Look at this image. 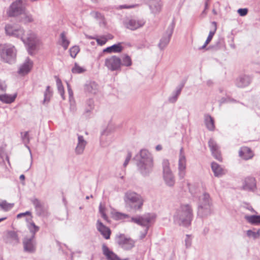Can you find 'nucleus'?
Here are the masks:
<instances>
[{"instance_id": "c03bdc74", "label": "nucleus", "mask_w": 260, "mask_h": 260, "mask_svg": "<svg viewBox=\"0 0 260 260\" xmlns=\"http://www.w3.org/2000/svg\"><path fill=\"white\" fill-rule=\"evenodd\" d=\"M93 39L95 40L98 44L100 46L105 45L108 41V39L104 37H96V38H93Z\"/></svg>"}, {"instance_id": "49530a36", "label": "nucleus", "mask_w": 260, "mask_h": 260, "mask_svg": "<svg viewBox=\"0 0 260 260\" xmlns=\"http://www.w3.org/2000/svg\"><path fill=\"white\" fill-rule=\"evenodd\" d=\"M21 20L24 23H26L32 22L34 19L30 14H25Z\"/></svg>"}, {"instance_id": "bb28decb", "label": "nucleus", "mask_w": 260, "mask_h": 260, "mask_svg": "<svg viewBox=\"0 0 260 260\" xmlns=\"http://www.w3.org/2000/svg\"><path fill=\"white\" fill-rule=\"evenodd\" d=\"M16 95V94L13 95L7 94H0V101L5 103L10 104L15 101Z\"/></svg>"}, {"instance_id": "72a5a7b5", "label": "nucleus", "mask_w": 260, "mask_h": 260, "mask_svg": "<svg viewBox=\"0 0 260 260\" xmlns=\"http://www.w3.org/2000/svg\"><path fill=\"white\" fill-rule=\"evenodd\" d=\"M44 99L43 102V104H48L52 95V92L50 89L49 86L46 87V90L44 92Z\"/></svg>"}, {"instance_id": "338daca9", "label": "nucleus", "mask_w": 260, "mask_h": 260, "mask_svg": "<svg viewBox=\"0 0 260 260\" xmlns=\"http://www.w3.org/2000/svg\"><path fill=\"white\" fill-rule=\"evenodd\" d=\"M115 260H129V259L128 258L121 259L119 257L115 254Z\"/></svg>"}, {"instance_id": "13d9d810", "label": "nucleus", "mask_w": 260, "mask_h": 260, "mask_svg": "<svg viewBox=\"0 0 260 260\" xmlns=\"http://www.w3.org/2000/svg\"><path fill=\"white\" fill-rule=\"evenodd\" d=\"M177 99H178V96H176L175 93H173L172 96H170L169 98V101L170 103H174L176 102V101L177 100Z\"/></svg>"}, {"instance_id": "6ab92c4d", "label": "nucleus", "mask_w": 260, "mask_h": 260, "mask_svg": "<svg viewBox=\"0 0 260 260\" xmlns=\"http://www.w3.org/2000/svg\"><path fill=\"white\" fill-rule=\"evenodd\" d=\"M96 228L98 231L106 239L110 238L111 233L110 229L104 225L100 220L97 221Z\"/></svg>"}, {"instance_id": "8fccbe9b", "label": "nucleus", "mask_w": 260, "mask_h": 260, "mask_svg": "<svg viewBox=\"0 0 260 260\" xmlns=\"http://www.w3.org/2000/svg\"><path fill=\"white\" fill-rule=\"evenodd\" d=\"M137 5H123L119 6L118 7H117V9H132L137 7Z\"/></svg>"}, {"instance_id": "0e129e2a", "label": "nucleus", "mask_w": 260, "mask_h": 260, "mask_svg": "<svg viewBox=\"0 0 260 260\" xmlns=\"http://www.w3.org/2000/svg\"><path fill=\"white\" fill-rule=\"evenodd\" d=\"M68 93H69V99H70V100L71 101V99L73 98V92L72 89H69V90H68Z\"/></svg>"}, {"instance_id": "39448f33", "label": "nucleus", "mask_w": 260, "mask_h": 260, "mask_svg": "<svg viewBox=\"0 0 260 260\" xmlns=\"http://www.w3.org/2000/svg\"><path fill=\"white\" fill-rule=\"evenodd\" d=\"M155 217L156 216L154 214L148 213L142 216L136 217V218H131V220L132 222L146 228L144 232L140 235V238L141 239L145 237L148 233L150 224L154 221Z\"/></svg>"}, {"instance_id": "e2e57ef3", "label": "nucleus", "mask_w": 260, "mask_h": 260, "mask_svg": "<svg viewBox=\"0 0 260 260\" xmlns=\"http://www.w3.org/2000/svg\"><path fill=\"white\" fill-rule=\"evenodd\" d=\"M93 109H90V108H89L88 107H86L85 109V114H86L87 116L88 115L89 113L92 111Z\"/></svg>"}, {"instance_id": "393cba45", "label": "nucleus", "mask_w": 260, "mask_h": 260, "mask_svg": "<svg viewBox=\"0 0 260 260\" xmlns=\"http://www.w3.org/2000/svg\"><path fill=\"white\" fill-rule=\"evenodd\" d=\"M21 138L22 139V141L23 143L25 144V145L26 147L29 150L30 155V164L29 168H30L32 165V156L31 152V150L29 148V147L27 145L28 143L29 142V138L28 136V132H25L24 133H21Z\"/></svg>"}, {"instance_id": "c9c22d12", "label": "nucleus", "mask_w": 260, "mask_h": 260, "mask_svg": "<svg viewBox=\"0 0 260 260\" xmlns=\"http://www.w3.org/2000/svg\"><path fill=\"white\" fill-rule=\"evenodd\" d=\"M105 66L109 70L114 71V56H111L105 59Z\"/></svg>"}, {"instance_id": "a211bd4d", "label": "nucleus", "mask_w": 260, "mask_h": 260, "mask_svg": "<svg viewBox=\"0 0 260 260\" xmlns=\"http://www.w3.org/2000/svg\"><path fill=\"white\" fill-rule=\"evenodd\" d=\"M32 66V61L29 58H27L24 63L20 66L18 71L19 74L22 75L28 74L30 71Z\"/></svg>"}, {"instance_id": "bf43d9fd", "label": "nucleus", "mask_w": 260, "mask_h": 260, "mask_svg": "<svg viewBox=\"0 0 260 260\" xmlns=\"http://www.w3.org/2000/svg\"><path fill=\"white\" fill-rule=\"evenodd\" d=\"M87 107L90 108V109L94 108V103L92 100H89L86 103Z\"/></svg>"}, {"instance_id": "4be33fe9", "label": "nucleus", "mask_w": 260, "mask_h": 260, "mask_svg": "<svg viewBox=\"0 0 260 260\" xmlns=\"http://www.w3.org/2000/svg\"><path fill=\"white\" fill-rule=\"evenodd\" d=\"M256 186L255 179L253 177L245 178L243 185V188L246 190H252Z\"/></svg>"}, {"instance_id": "603ef678", "label": "nucleus", "mask_w": 260, "mask_h": 260, "mask_svg": "<svg viewBox=\"0 0 260 260\" xmlns=\"http://www.w3.org/2000/svg\"><path fill=\"white\" fill-rule=\"evenodd\" d=\"M132 153L131 152H128L126 157L125 160L123 165L124 167H126L127 166L129 160H131V159L132 158Z\"/></svg>"}, {"instance_id": "aec40b11", "label": "nucleus", "mask_w": 260, "mask_h": 260, "mask_svg": "<svg viewBox=\"0 0 260 260\" xmlns=\"http://www.w3.org/2000/svg\"><path fill=\"white\" fill-rule=\"evenodd\" d=\"M84 91L87 93L95 94L99 91L98 85L95 82H87L84 85Z\"/></svg>"}, {"instance_id": "1a4fd4ad", "label": "nucleus", "mask_w": 260, "mask_h": 260, "mask_svg": "<svg viewBox=\"0 0 260 260\" xmlns=\"http://www.w3.org/2000/svg\"><path fill=\"white\" fill-rule=\"evenodd\" d=\"M24 0H16L10 6L7 11L9 17H15L22 14L24 11L23 3Z\"/></svg>"}, {"instance_id": "a18cd8bd", "label": "nucleus", "mask_w": 260, "mask_h": 260, "mask_svg": "<svg viewBox=\"0 0 260 260\" xmlns=\"http://www.w3.org/2000/svg\"><path fill=\"white\" fill-rule=\"evenodd\" d=\"M79 48L77 46L72 47L70 49V55L73 58H75L79 52Z\"/></svg>"}, {"instance_id": "3c124183", "label": "nucleus", "mask_w": 260, "mask_h": 260, "mask_svg": "<svg viewBox=\"0 0 260 260\" xmlns=\"http://www.w3.org/2000/svg\"><path fill=\"white\" fill-rule=\"evenodd\" d=\"M99 211L102 217L105 219L107 220V217L105 213V208L103 207L102 204H100L99 206Z\"/></svg>"}, {"instance_id": "cd10ccee", "label": "nucleus", "mask_w": 260, "mask_h": 260, "mask_svg": "<svg viewBox=\"0 0 260 260\" xmlns=\"http://www.w3.org/2000/svg\"><path fill=\"white\" fill-rule=\"evenodd\" d=\"M212 25H213V29L212 30H210L209 34V35L207 37L206 41H205L204 45L201 47L199 49H204L206 46L210 43L211 41L213 36L214 35L216 30V23L215 22H212Z\"/></svg>"}, {"instance_id": "c756f323", "label": "nucleus", "mask_w": 260, "mask_h": 260, "mask_svg": "<svg viewBox=\"0 0 260 260\" xmlns=\"http://www.w3.org/2000/svg\"><path fill=\"white\" fill-rule=\"evenodd\" d=\"M102 251L107 260H114L113 252L110 250L105 244L102 245Z\"/></svg>"}, {"instance_id": "e433bc0d", "label": "nucleus", "mask_w": 260, "mask_h": 260, "mask_svg": "<svg viewBox=\"0 0 260 260\" xmlns=\"http://www.w3.org/2000/svg\"><path fill=\"white\" fill-rule=\"evenodd\" d=\"M249 84V79L246 77H240L237 82V85L239 87H244Z\"/></svg>"}, {"instance_id": "69168bd1", "label": "nucleus", "mask_w": 260, "mask_h": 260, "mask_svg": "<svg viewBox=\"0 0 260 260\" xmlns=\"http://www.w3.org/2000/svg\"><path fill=\"white\" fill-rule=\"evenodd\" d=\"M3 150L2 148H0V162L3 161Z\"/></svg>"}, {"instance_id": "7ed1b4c3", "label": "nucleus", "mask_w": 260, "mask_h": 260, "mask_svg": "<svg viewBox=\"0 0 260 260\" xmlns=\"http://www.w3.org/2000/svg\"><path fill=\"white\" fill-rule=\"evenodd\" d=\"M140 158L137 162V166L141 173L147 175L151 172L153 166V158L151 153L146 149L140 152Z\"/></svg>"}, {"instance_id": "a19ab883", "label": "nucleus", "mask_w": 260, "mask_h": 260, "mask_svg": "<svg viewBox=\"0 0 260 260\" xmlns=\"http://www.w3.org/2000/svg\"><path fill=\"white\" fill-rule=\"evenodd\" d=\"M247 235L249 237H252L254 239L258 238L260 237V229L256 232H254L251 230L247 231Z\"/></svg>"}, {"instance_id": "9b49d317", "label": "nucleus", "mask_w": 260, "mask_h": 260, "mask_svg": "<svg viewBox=\"0 0 260 260\" xmlns=\"http://www.w3.org/2000/svg\"><path fill=\"white\" fill-rule=\"evenodd\" d=\"M175 23L173 21L168 26L166 34L160 39L158 44V47L160 49H164L169 44L171 37L173 32Z\"/></svg>"}, {"instance_id": "0eeeda50", "label": "nucleus", "mask_w": 260, "mask_h": 260, "mask_svg": "<svg viewBox=\"0 0 260 260\" xmlns=\"http://www.w3.org/2000/svg\"><path fill=\"white\" fill-rule=\"evenodd\" d=\"M163 178L166 184L173 187L175 184V179L170 167L169 160L164 159L162 161Z\"/></svg>"}, {"instance_id": "6e6552de", "label": "nucleus", "mask_w": 260, "mask_h": 260, "mask_svg": "<svg viewBox=\"0 0 260 260\" xmlns=\"http://www.w3.org/2000/svg\"><path fill=\"white\" fill-rule=\"evenodd\" d=\"M187 159L183 147L179 150L178 161V175L180 179H183L186 174Z\"/></svg>"}, {"instance_id": "c85d7f7f", "label": "nucleus", "mask_w": 260, "mask_h": 260, "mask_svg": "<svg viewBox=\"0 0 260 260\" xmlns=\"http://www.w3.org/2000/svg\"><path fill=\"white\" fill-rule=\"evenodd\" d=\"M205 123L207 128L209 131H214L215 129L214 121L213 118L209 115H205Z\"/></svg>"}, {"instance_id": "09e8293b", "label": "nucleus", "mask_w": 260, "mask_h": 260, "mask_svg": "<svg viewBox=\"0 0 260 260\" xmlns=\"http://www.w3.org/2000/svg\"><path fill=\"white\" fill-rule=\"evenodd\" d=\"M7 86L4 81L0 80V93L6 91Z\"/></svg>"}, {"instance_id": "5fc2aeb1", "label": "nucleus", "mask_w": 260, "mask_h": 260, "mask_svg": "<svg viewBox=\"0 0 260 260\" xmlns=\"http://www.w3.org/2000/svg\"><path fill=\"white\" fill-rule=\"evenodd\" d=\"M238 13L241 16H244L247 14L248 9L246 8L239 9L238 10Z\"/></svg>"}, {"instance_id": "4d7b16f0", "label": "nucleus", "mask_w": 260, "mask_h": 260, "mask_svg": "<svg viewBox=\"0 0 260 260\" xmlns=\"http://www.w3.org/2000/svg\"><path fill=\"white\" fill-rule=\"evenodd\" d=\"M183 86H184L183 84H182V85L177 87L176 91L173 93H175V95L178 97V96L180 95V94L181 92V90H182V89Z\"/></svg>"}, {"instance_id": "5701e85b", "label": "nucleus", "mask_w": 260, "mask_h": 260, "mask_svg": "<svg viewBox=\"0 0 260 260\" xmlns=\"http://www.w3.org/2000/svg\"><path fill=\"white\" fill-rule=\"evenodd\" d=\"M211 169L216 177H219L225 174L224 170L216 162L211 164Z\"/></svg>"}, {"instance_id": "79ce46f5", "label": "nucleus", "mask_w": 260, "mask_h": 260, "mask_svg": "<svg viewBox=\"0 0 260 260\" xmlns=\"http://www.w3.org/2000/svg\"><path fill=\"white\" fill-rule=\"evenodd\" d=\"M13 204L8 203L6 201H3L0 203V207L5 210L8 211L13 207Z\"/></svg>"}, {"instance_id": "f8f14e48", "label": "nucleus", "mask_w": 260, "mask_h": 260, "mask_svg": "<svg viewBox=\"0 0 260 260\" xmlns=\"http://www.w3.org/2000/svg\"><path fill=\"white\" fill-rule=\"evenodd\" d=\"M124 26L129 29L134 30L142 27L145 22L143 20L126 18L123 21Z\"/></svg>"}, {"instance_id": "473e14b6", "label": "nucleus", "mask_w": 260, "mask_h": 260, "mask_svg": "<svg viewBox=\"0 0 260 260\" xmlns=\"http://www.w3.org/2000/svg\"><path fill=\"white\" fill-rule=\"evenodd\" d=\"M59 44L62 46L64 50L67 49L70 44V41L67 39L64 32L61 33L60 35Z\"/></svg>"}, {"instance_id": "423d86ee", "label": "nucleus", "mask_w": 260, "mask_h": 260, "mask_svg": "<svg viewBox=\"0 0 260 260\" xmlns=\"http://www.w3.org/2000/svg\"><path fill=\"white\" fill-rule=\"evenodd\" d=\"M124 200L126 204L129 205L136 204L133 207L135 210H141L144 203L142 196L132 190H128L125 193Z\"/></svg>"}, {"instance_id": "ddd939ff", "label": "nucleus", "mask_w": 260, "mask_h": 260, "mask_svg": "<svg viewBox=\"0 0 260 260\" xmlns=\"http://www.w3.org/2000/svg\"><path fill=\"white\" fill-rule=\"evenodd\" d=\"M132 64V61L129 56L124 54L121 58L115 57V71L120 70L121 66L129 67Z\"/></svg>"}, {"instance_id": "f704fd0d", "label": "nucleus", "mask_w": 260, "mask_h": 260, "mask_svg": "<svg viewBox=\"0 0 260 260\" xmlns=\"http://www.w3.org/2000/svg\"><path fill=\"white\" fill-rule=\"evenodd\" d=\"M114 129V124L112 120H111L109 123L108 124L107 127L104 130L102 133V140L104 139V136H108L110 134H112Z\"/></svg>"}, {"instance_id": "f03ea898", "label": "nucleus", "mask_w": 260, "mask_h": 260, "mask_svg": "<svg viewBox=\"0 0 260 260\" xmlns=\"http://www.w3.org/2000/svg\"><path fill=\"white\" fill-rule=\"evenodd\" d=\"M193 211L189 204H182L177 208L174 215V222L183 226H189L192 220Z\"/></svg>"}, {"instance_id": "2eb2a0df", "label": "nucleus", "mask_w": 260, "mask_h": 260, "mask_svg": "<svg viewBox=\"0 0 260 260\" xmlns=\"http://www.w3.org/2000/svg\"><path fill=\"white\" fill-rule=\"evenodd\" d=\"M213 211L212 205H198V215L201 217H205L210 215Z\"/></svg>"}, {"instance_id": "2f4dec72", "label": "nucleus", "mask_w": 260, "mask_h": 260, "mask_svg": "<svg viewBox=\"0 0 260 260\" xmlns=\"http://www.w3.org/2000/svg\"><path fill=\"white\" fill-rule=\"evenodd\" d=\"M55 78L56 79V86L57 88V90L59 94H60L62 99L64 100L65 99L64 96V89L63 86L62 84L61 80L57 76H55Z\"/></svg>"}, {"instance_id": "f3484780", "label": "nucleus", "mask_w": 260, "mask_h": 260, "mask_svg": "<svg viewBox=\"0 0 260 260\" xmlns=\"http://www.w3.org/2000/svg\"><path fill=\"white\" fill-rule=\"evenodd\" d=\"M212 155L215 159L221 160V156L219 150V146L212 139H210L208 142Z\"/></svg>"}, {"instance_id": "4c0bfd02", "label": "nucleus", "mask_w": 260, "mask_h": 260, "mask_svg": "<svg viewBox=\"0 0 260 260\" xmlns=\"http://www.w3.org/2000/svg\"><path fill=\"white\" fill-rule=\"evenodd\" d=\"M131 217L128 215L126 214H123L120 212H115V220H125L127 221L132 222L131 220Z\"/></svg>"}, {"instance_id": "dca6fc26", "label": "nucleus", "mask_w": 260, "mask_h": 260, "mask_svg": "<svg viewBox=\"0 0 260 260\" xmlns=\"http://www.w3.org/2000/svg\"><path fill=\"white\" fill-rule=\"evenodd\" d=\"M34 239V236H31L30 238H25L23 240V243L24 249L25 251L34 252L35 251L36 243Z\"/></svg>"}, {"instance_id": "680f3d73", "label": "nucleus", "mask_w": 260, "mask_h": 260, "mask_svg": "<svg viewBox=\"0 0 260 260\" xmlns=\"http://www.w3.org/2000/svg\"><path fill=\"white\" fill-rule=\"evenodd\" d=\"M91 15L96 18L102 17L101 14L97 12H92L91 13Z\"/></svg>"}, {"instance_id": "f257e3e1", "label": "nucleus", "mask_w": 260, "mask_h": 260, "mask_svg": "<svg viewBox=\"0 0 260 260\" xmlns=\"http://www.w3.org/2000/svg\"><path fill=\"white\" fill-rule=\"evenodd\" d=\"M5 31L8 35L20 39L27 47L29 54H31L32 51L41 44L40 37L31 30H28L25 35L24 30L22 27L14 25L7 24L5 26Z\"/></svg>"}, {"instance_id": "052dcab7", "label": "nucleus", "mask_w": 260, "mask_h": 260, "mask_svg": "<svg viewBox=\"0 0 260 260\" xmlns=\"http://www.w3.org/2000/svg\"><path fill=\"white\" fill-rule=\"evenodd\" d=\"M114 51V45L103 50V52H112Z\"/></svg>"}, {"instance_id": "7c9ffc66", "label": "nucleus", "mask_w": 260, "mask_h": 260, "mask_svg": "<svg viewBox=\"0 0 260 260\" xmlns=\"http://www.w3.org/2000/svg\"><path fill=\"white\" fill-rule=\"evenodd\" d=\"M31 202L35 206L37 214L40 216L42 215L43 207L40 201L37 199H34L31 200Z\"/></svg>"}, {"instance_id": "774afa93", "label": "nucleus", "mask_w": 260, "mask_h": 260, "mask_svg": "<svg viewBox=\"0 0 260 260\" xmlns=\"http://www.w3.org/2000/svg\"><path fill=\"white\" fill-rule=\"evenodd\" d=\"M226 101V99L224 98H222L220 99V101H219V103H220V104H222L223 103H225Z\"/></svg>"}, {"instance_id": "37998d69", "label": "nucleus", "mask_w": 260, "mask_h": 260, "mask_svg": "<svg viewBox=\"0 0 260 260\" xmlns=\"http://www.w3.org/2000/svg\"><path fill=\"white\" fill-rule=\"evenodd\" d=\"M28 228L30 232L32 233V235L34 236V237H35V234L36 232H37L39 230V226L35 225L34 222H30L29 223L28 225Z\"/></svg>"}, {"instance_id": "864d4df0", "label": "nucleus", "mask_w": 260, "mask_h": 260, "mask_svg": "<svg viewBox=\"0 0 260 260\" xmlns=\"http://www.w3.org/2000/svg\"><path fill=\"white\" fill-rule=\"evenodd\" d=\"M185 245L186 247H189L191 246V238L190 236L188 235H186V238L185 239Z\"/></svg>"}, {"instance_id": "ea45409f", "label": "nucleus", "mask_w": 260, "mask_h": 260, "mask_svg": "<svg viewBox=\"0 0 260 260\" xmlns=\"http://www.w3.org/2000/svg\"><path fill=\"white\" fill-rule=\"evenodd\" d=\"M86 71V69L80 67L77 63H75L74 67L72 69V72L73 74H81Z\"/></svg>"}, {"instance_id": "412c9836", "label": "nucleus", "mask_w": 260, "mask_h": 260, "mask_svg": "<svg viewBox=\"0 0 260 260\" xmlns=\"http://www.w3.org/2000/svg\"><path fill=\"white\" fill-rule=\"evenodd\" d=\"M239 156L245 160H248L252 158L253 152L251 149L247 147H243L239 151Z\"/></svg>"}, {"instance_id": "58836bf2", "label": "nucleus", "mask_w": 260, "mask_h": 260, "mask_svg": "<svg viewBox=\"0 0 260 260\" xmlns=\"http://www.w3.org/2000/svg\"><path fill=\"white\" fill-rule=\"evenodd\" d=\"M8 238L10 242L13 244H16L19 242V239L17 234L14 231H10L8 233Z\"/></svg>"}, {"instance_id": "4468645a", "label": "nucleus", "mask_w": 260, "mask_h": 260, "mask_svg": "<svg viewBox=\"0 0 260 260\" xmlns=\"http://www.w3.org/2000/svg\"><path fill=\"white\" fill-rule=\"evenodd\" d=\"M87 144V142L84 138L83 136L78 134L77 142L75 149V153L77 155L83 154Z\"/></svg>"}, {"instance_id": "20e7f679", "label": "nucleus", "mask_w": 260, "mask_h": 260, "mask_svg": "<svg viewBox=\"0 0 260 260\" xmlns=\"http://www.w3.org/2000/svg\"><path fill=\"white\" fill-rule=\"evenodd\" d=\"M16 49L11 44L0 45V57L5 62L12 63L16 57Z\"/></svg>"}, {"instance_id": "b1692460", "label": "nucleus", "mask_w": 260, "mask_h": 260, "mask_svg": "<svg viewBox=\"0 0 260 260\" xmlns=\"http://www.w3.org/2000/svg\"><path fill=\"white\" fill-rule=\"evenodd\" d=\"M205 205H212V200L209 194L205 192L200 197L198 205L204 206Z\"/></svg>"}, {"instance_id": "6e6d98bb", "label": "nucleus", "mask_w": 260, "mask_h": 260, "mask_svg": "<svg viewBox=\"0 0 260 260\" xmlns=\"http://www.w3.org/2000/svg\"><path fill=\"white\" fill-rule=\"evenodd\" d=\"M123 47L122 46V43H119L117 44H115V53L120 52L123 50Z\"/></svg>"}, {"instance_id": "de8ad7c7", "label": "nucleus", "mask_w": 260, "mask_h": 260, "mask_svg": "<svg viewBox=\"0 0 260 260\" xmlns=\"http://www.w3.org/2000/svg\"><path fill=\"white\" fill-rule=\"evenodd\" d=\"M26 215H28L29 216H31V212L29 211H26L24 213H20L17 215V218L18 219L22 217H25ZM31 217H30L29 218H26V220L27 221H28L31 220Z\"/></svg>"}, {"instance_id": "9d476101", "label": "nucleus", "mask_w": 260, "mask_h": 260, "mask_svg": "<svg viewBox=\"0 0 260 260\" xmlns=\"http://www.w3.org/2000/svg\"><path fill=\"white\" fill-rule=\"evenodd\" d=\"M117 242L121 248L125 250L132 249L135 246V244L134 240L124 234H120L117 236Z\"/></svg>"}, {"instance_id": "a878e982", "label": "nucleus", "mask_w": 260, "mask_h": 260, "mask_svg": "<svg viewBox=\"0 0 260 260\" xmlns=\"http://www.w3.org/2000/svg\"><path fill=\"white\" fill-rule=\"evenodd\" d=\"M244 218L251 224L254 225L260 224V215H245Z\"/></svg>"}]
</instances>
